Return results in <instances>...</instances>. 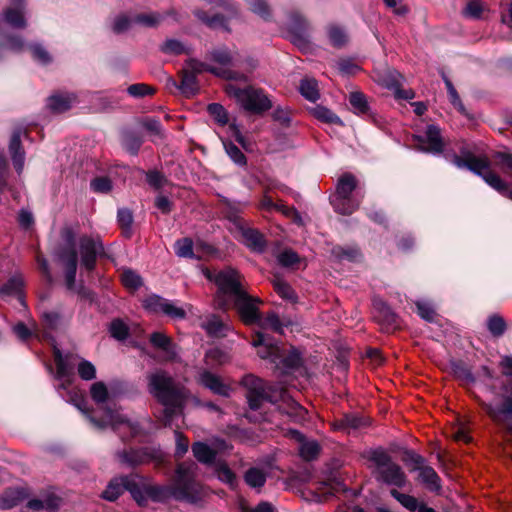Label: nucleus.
I'll list each match as a JSON object with an SVG mask.
<instances>
[{
  "label": "nucleus",
  "mask_w": 512,
  "mask_h": 512,
  "mask_svg": "<svg viewBox=\"0 0 512 512\" xmlns=\"http://www.w3.org/2000/svg\"><path fill=\"white\" fill-rule=\"evenodd\" d=\"M203 272L207 279L217 285L214 302L218 309L225 311L233 304L244 324L252 325L260 320L258 305L261 300L244 290L242 276L237 270L227 267L220 271L205 269Z\"/></svg>",
  "instance_id": "nucleus-1"
},
{
  "label": "nucleus",
  "mask_w": 512,
  "mask_h": 512,
  "mask_svg": "<svg viewBox=\"0 0 512 512\" xmlns=\"http://www.w3.org/2000/svg\"><path fill=\"white\" fill-rule=\"evenodd\" d=\"M242 384L247 389L246 397L252 410H258L263 402L267 401L278 403V410L295 423H301L306 419V409L293 400L283 388L267 384L252 374L246 375Z\"/></svg>",
  "instance_id": "nucleus-2"
},
{
  "label": "nucleus",
  "mask_w": 512,
  "mask_h": 512,
  "mask_svg": "<svg viewBox=\"0 0 512 512\" xmlns=\"http://www.w3.org/2000/svg\"><path fill=\"white\" fill-rule=\"evenodd\" d=\"M195 469L196 465L194 463L178 464L174 482L170 486L148 485L139 477L138 481L144 496L142 501L147 498L163 500L170 497L189 503L200 501L203 496V487L194 478Z\"/></svg>",
  "instance_id": "nucleus-3"
},
{
  "label": "nucleus",
  "mask_w": 512,
  "mask_h": 512,
  "mask_svg": "<svg viewBox=\"0 0 512 512\" xmlns=\"http://www.w3.org/2000/svg\"><path fill=\"white\" fill-rule=\"evenodd\" d=\"M148 390L163 406L161 422L164 426L171 425L177 414L182 412L187 391L177 385L174 379L164 370H156L147 376Z\"/></svg>",
  "instance_id": "nucleus-4"
},
{
  "label": "nucleus",
  "mask_w": 512,
  "mask_h": 512,
  "mask_svg": "<svg viewBox=\"0 0 512 512\" xmlns=\"http://www.w3.org/2000/svg\"><path fill=\"white\" fill-rule=\"evenodd\" d=\"M450 161L459 169H468L479 175L496 191L503 192L506 190V182L491 169V163L487 157H477L467 152L463 156L453 154Z\"/></svg>",
  "instance_id": "nucleus-5"
},
{
  "label": "nucleus",
  "mask_w": 512,
  "mask_h": 512,
  "mask_svg": "<svg viewBox=\"0 0 512 512\" xmlns=\"http://www.w3.org/2000/svg\"><path fill=\"white\" fill-rule=\"evenodd\" d=\"M368 460L375 466L376 479L387 485L402 488L407 483V476L400 465L382 448L371 450Z\"/></svg>",
  "instance_id": "nucleus-6"
},
{
  "label": "nucleus",
  "mask_w": 512,
  "mask_h": 512,
  "mask_svg": "<svg viewBox=\"0 0 512 512\" xmlns=\"http://www.w3.org/2000/svg\"><path fill=\"white\" fill-rule=\"evenodd\" d=\"M225 91L228 96L234 98L245 111L250 113L262 114L272 107L271 100L262 89L253 86L240 88L234 84H227Z\"/></svg>",
  "instance_id": "nucleus-7"
},
{
  "label": "nucleus",
  "mask_w": 512,
  "mask_h": 512,
  "mask_svg": "<svg viewBox=\"0 0 512 512\" xmlns=\"http://www.w3.org/2000/svg\"><path fill=\"white\" fill-rule=\"evenodd\" d=\"M358 180L351 173H344L337 181L336 193L331 202L336 212L350 215L359 207V201L352 198V192L357 188Z\"/></svg>",
  "instance_id": "nucleus-8"
},
{
  "label": "nucleus",
  "mask_w": 512,
  "mask_h": 512,
  "mask_svg": "<svg viewBox=\"0 0 512 512\" xmlns=\"http://www.w3.org/2000/svg\"><path fill=\"white\" fill-rule=\"evenodd\" d=\"M88 418L98 428L111 427L115 432L119 433L122 439L134 437L140 432L138 424L131 422L117 410L110 407H104V415L100 419L92 415H88Z\"/></svg>",
  "instance_id": "nucleus-9"
},
{
  "label": "nucleus",
  "mask_w": 512,
  "mask_h": 512,
  "mask_svg": "<svg viewBox=\"0 0 512 512\" xmlns=\"http://www.w3.org/2000/svg\"><path fill=\"white\" fill-rule=\"evenodd\" d=\"M138 480L139 476L137 475L114 478L102 492V497L108 501H115L127 490L138 503H141L144 496Z\"/></svg>",
  "instance_id": "nucleus-10"
},
{
  "label": "nucleus",
  "mask_w": 512,
  "mask_h": 512,
  "mask_svg": "<svg viewBox=\"0 0 512 512\" xmlns=\"http://www.w3.org/2000/svg\"><path fill=\"white\" fill-rule=\"evenodd\" d=\"M79 250L82 265L91 271L95 267L97 256L103 252V245L99 240L83 236L79 240Z\"/></svg>",
  "instance_id": "nucleus-11"
},
{
  "label": "nucleus",
  "mask_w": 512,
  "mask_h": 512,
  "mask_svg": "<svg viewBox=\"0 0 512 512\" xmlns=\"http://www.w3.org/2000/svg\"><path fill=\"white\" fill-rule=\"evenodd\" d=\"M373 309L374 318L381 325L382 330L392 332L400 326L398 316L381 299H373Z\"/></svg>",
  "instance_id": "nucleus-12"
},
{
  "label": "nucleus",
  "mask_w": 512,
  "mask_h": 512,
  "mask_svg": "<svg viewBox=\"0 0 512 512\" xmlns=\"http://www.w3.org/2000/svg\"><path fill=\"white\" fill-rule=\"evenodd\" d=\"M252 345L256 347L257 354L262 359H270L271 362L278 366V359L280 358V349L277 345L272 343L271 339L262 332H257L252 340Z\"/></svg>",
  "instance_id": "nucleus-13"
},
{
  "label": "nucleus",
  "mask_w": 512,
  "mask_h": 512,
  "mask_svg": "<svg viewBox=\"0 0 512 512\" xmlns=\"http://www.w3.org/2000/svg\"><path fill=\"white\" fill-rule=\"evenodd\" d=\"M184 69H187L190 73H194L195 76L197 74L202 73L203 71H208L216 76H220L225 79H245L243 75H239L238 73L233 72L229 69L216 68L196 59L187 60Z\"/></svg>",
  "instance_id": "nucleus-14"
},
{
  "label": "nucleus",
  "mask_w": 512,
  "mask_h": 512,
  "mask_svg": "<svg viewBox=\"0 0 512 512\" xmlns=\"http://www.w3.org/2000/svg\"><path fill=\"white\" fill-rule=\"evenodd\" d=\"M419 149L424 152L438 154L443 151L444 143L442 141L440 129L435 125L427 127L424 137H417Z\"/></svg>",
  "instance_id": "nucleus-15"
},
{
  "label": "nucleus",
  "mask_w": 512,
  "mask_h": 512,
  "mask_svg": "<svg viewBox=\"0 0 512 512\" xmlns=\"http://www.w3.org/2000/svg\"><path fill=\"white\" fill-rule=\"evenodd\" d=\"M481 406L493 421L504 424L512 434V422H508L512 418V398H506L500 408L485 402H481Z\"/></svg>",
  "instance_id": "nucleus-16"
},
{
  "label": "nucleus",
  "mask_w": 512,
  "mask_h": 512,
  "mask_svg": "<svg viewBox=\"0 0 512 512\" xmlns=\"http://www.w3.org/2000/svg\"><path fill=\"white\" fill-rule=\"evenodd\" d=\"M201 328L205 330L208 336L213 338H224L232 330L228 322L223 321L216 314H208L202 319Z\"/></svg>",
  "instance_id": "nucleus-17"
},
{
  "label": "nucleus",
  "mask_w": 512,
  "mask_h": 512,
  "mask_svg": "<svg viewBox=\"0 0 512 512\" xmlns=\"http://www.w3.org/2000/svg\"><path fill=\"white\" fill-rule=\"evenodd\" d=\"M198 382L214 394L224 397H228L230 394L231 389L229 385L225 384L218 375L208 370H203L199 373Z\"/></svg>",
  "instance_id": "nucleus-18"
},
{
  "label": "nucleus",
  "mask_w": 512,
  "mask_h": 512,
  "mask_svg": "<svg viewBox=\"0 0 512 512\" xmlns=\"http://www.w3.org/2000/svg\"><path fill=\"white\" fill-rule=\"evenodd\" d=\"M288 434L299 443V454L304 460L311 461L318 457L320 446L316 441H306L303 434L297 430H289Z\"/></svg>",
  "instance_id": "nucleus-19"
},
{
  "label": "nucleus",
  "mask_w": 512,
  "mask_h": 512,
  "mask_svg": "<svg viewBox=\"0 0 512 512\" xmlns=\"http://www.w3.org/2000/svg\"><path fill=\"white\" fill-rule=\"evenodd\" d=\"M61 260L65 265V282L68 290H73L75 287L76 271H77V252L71 247L62 251L60 255Z\"/></svg>",
  "instance_id": "nucleus-20"
},
{
  "label": "nucleus",
  "mask_w": 512,
  "mask_h": 512,
  "mask_svg": "<svg viewBox=\"0 0 512 512\" xmlns=\"http://www.w3.org/2000/svg\"><path fill=\"white\" fill-rule=\"evenodd\" d=\"M21 131L16 130L14 131L10 144H9V150L11 153L13 165L16 169V171L20 174L24 168V159H25V153L21 145Z\"/></svg>",
  "instance_id": "nucleus-21"
},
{
  "label": "nucleus",
  "mask_w": 512,
  "mask_h": 512,
  "mask_svg": "<svg viewBox=\"0 0 512 512\" xmlns=\"http://www.w3.org/2000/svg\"><path fill=\"white\" fill-rule=\"evenodd\" d=\"M76 100L74 94L57 93L48 98L47 106L54 113H63L69 110Z\"/></svg>",
  "instance_id": "nucleus-22"
},
{
  "label": "nucleus",
  "mask_w": 512,
  "mask_h": 512,
  "mask_svg": "<svg viewBox=\"0 0 512 512\" xmlns=\"http://www.w3.org/2000/svg\"><path fill=\"white\" fill-rule=\"evenodd\" d=\"M150 342L154 347L161 349L166 354L167 359L173 360L176 357L175 345L167 335L161 332H154L150 336Z\"/></svg>",
  "instance_id": "nucleus-23"
},
{
  "label": "nucleus",
  "mask_w": 512,
  "mask_h": 512,
  "mask_svg": "<svg viewBox=\"0 0 512 512\" xmlns=\"http://www.w3.org/2000/svg\"><path fill=\"white\" fill-rule=\"evenodd\" d=\"M4 20L14 28L23 29L26 27L24 18V6L11 5L3 12Z\"/></svg>",
  "instance_id": "nucleus-24"
},
{
  "label": "nucleus",
  "mask_w": 512,
  "mask_h": 512,
  "mask_svg": "<svg viewBox=\"0 0 512 512\" xmlns=\"http://www.w3.org/2000/svg\"><path fill=\"white\" fill-rule=\"evenodd\" d=\"M192 452L197 461L202 464L211 465L216 459V451L201 441L192 444Z\"/></svg>",
  "instance_id": "nucleus-25"
},
{
  "label": "nucleus",
  "mask_w": 512,
  "mask_h": 512,
  "mask_svg": "<svg viewBox=\"0 0 512 512\" xmlns=\"http://www.w3.org/2000/svg\"><path fill=\"white\" fill-rule=\"evenodd\" d=\"M26 496L22 488L8 489L0 496V509L8 510L17 506Z\"/></svg>",
  "instance_id": "nucleus-26"
},
{
  "label": "nucleus",
  "mask_w": 512,
  "mask_h": 512,
  "mask_svg": "<svg viewBox=\"0 0 512 512\" xmlns=\"http://www.w3.org/2000/svg\"><path fill=\"white\" fill-rule=\"evenodd\" d=\"M419 479L425 487L431 492H439L441 489V480L436 471L430 467H420Z\"/></svg>",
  "instance_id": "nucleus-27"
},
{
  "label": "nucleus",
  "mask_w": 512,
  "mask_h": 512,
  "mask_svg": "<svg viewBox=\"0 0 512 512\" xmlns=\"http://www.w3.org/2000/svg\"><path fill=\"white\" fill-rule=\"evenodd\" d=\"M241 235L244 243L254 251H262L265 247L263 235L253 228H242Z\"/></svg>",
  "instance_id": "nucleus-28"
},
{
  "label": "nucleus",
  "mask_w": 512,
  "mask_h": 512,
  "mask_svg": "<svg viewBox=\"0 0 512 512\" xmlns=\"http://www.w3.org/2000/svg\"><path fill=\"white\" fill-rule=\"evenodd\" d=\"M307 23L304 20L295 21V23L290 27V31L292 33V42L298 46L300 49H306L308 47V35L306 33Z\"/></svg>",
  "instance_id": "nucleus-29"
},
{
  "label": "nucleus",
  "mask_w": 512,
  "mask_h": 512,
  "mask_svg": "<svg viewBox=\"0 0 512 512\" xmlns=\"http://www.w3.org/2000/svg\"><path fill=\"white\" fill-rule=\"evenodd\" d=\"M178 87L186 97L195 95L199 89L195 74L190 73L187 69H183Z\"/></svg>",
  "instance_id": "nucleus-30"
},
{
  "label": "nucleus",
  "mask_w": 512,
  "mask_h": 512,
  "mask_svg": "<svg viewBox=\"0 0 512 512\" xmlns=\"http://www.w3.org/2000/svg\"><path fill=\"white\" fill-rule=\"evenodd\" d=\"M266 472L258 467L249 468L244 474L245 483L251 488H261L266 482Z\"/></svg>",
  "instance_id": "nucleus-31"
},
{
  "label": "nucleus",
  "mask_w": 512,
  "mask_h": 512,
  "mask_svg": "<svg viewBox=\"0 0 512 512\" xmlns=\"http://www.w3.org/2000/svg\"><path fill=\"white\" fill-rule=\"evenodd\" d=\"M164 17V14L157 12L140 13L133 16V21L135 25L152 28L158 26L163 21Z\"/></svg>",
  "instance_id": "nucleus-32"
},
{
  "label": "nucleus",
  "mask_w": 512,
  "mask_h": 512,
  "mask_svg": "<svg viewBox=\"0 0 512 512\" xmlns=\"http://www.w3.org/2000/svg\"><path fill=\"white\" fill-rule=\"evenodd\" d=\"M349 103L352 106L354 113L358 115H366L370 112L367 98L362 92H351L349 94Z\"/></svg>",
  "instance_id": "nucleus-33"
},
{
  "label": "nucleus",
  "mask_w": 512,
  "mask_h": 512,
  "mask_svg": "<svg viewBox=\"0 0 512 512\" xmlns=\"http://www.w3.org/2000/svg\"><path fill=\"white\" fill-rule=\"evenodd\" d=\"M280 363L282 364L284 372L287 373L289 370H293L301 366L302 358L300 353L295 348H292L287 355H282L280 353L278 365Z\"/></svg>",
  "instance_id": "nucleus-34"
},
{
  "label": "nucleus",
  "mask_w": 512,
  "mask_h": 512,
  "mask_svg": "<svg viewBox=\"0 0 512 512\" xmlns=\"http://www.w3.org/2000/svg\"><path fill=\"white\" fill-rule=\"evenodd\" d=\"M364 425V421L356 414L344 415L341 419L335 422V428L345 430L350 433L351 430H356Z\"/></svg>",
  "instance_id": "nucleus-35"
},
{
  "label": "nucleus",
  "mask_w": 512,
  "mask_h": 512,
  "mask_svg": "<svg viewBox=\"0 0 512 512\" xmlns=\"http://www.w3.org/2000/svg\"><path fill=\"white\" fill-rule=\"evenodd\" d=\"M133 214L127 208H121L117 213V222L119 227L122 230V234L126 238H130L132 236V224H133Z\"/></svg>",
  "instance_id": "nucleus-36"
},
{
  "label": "nucleus",
  "mask_w": 512,
  "mask_h": 512,
  "mask_svg": "<svg viewBox=\"0 0 512 512\" xmlns=\"http://www.w3.org/2000/svg\"><path fill=\"white\" fill-rule=\"evenodd\" d=\"M301 95L309 101L315 102L319 99L318 84L315 79L304 78L299 87Z\"/></svg>",
  "instance_id": "nucleus-37"
},
{
  "label": "nucleus",
  "mask_w": 512,
  "mask_h": 512,
  "mask_svg": "<svg viewBox=\"0 0 512 512\" xmlns=\"http://www.w3.org/2000/svg\"><path fill=\"white\" fill-rule=\"evenodd\" d=\"M390 494L393 498H395L404 508L409 510L410 512H417L420 506L422 505L421 502L418 501L417 498L414 496L404 494L399 492L396 489H392L390 491Z\"/></svg>",
  "instance_id": "nucleus-38"
},
{
  "label": "nucleus",
  "mask_w": 512,
  "mask_h": 512,
  "mask_svg": "<svg viewBox=\"0 0 512 512\" xmlns=\"http://www.w3.org/2000/svg\"><path fill=\"white\" fill-rule=\"evenodd\" d=\"M487 329L494 337H500L507 329L506 321L499 314H492L487 319Z\"/></svg>",
  "instance_id": "nucleus-39"
},
{
  "label": "nucleus",
  "mask_w": 512,
  "mask_h": 512,
  "mask_svg": "<svg viewBox=\"0 0 512 512\" xmlns=\"http://www.w3.org/2000/svg\"><path fill=\"white\" fill-rule=\"evenodd\" d=\"M23 287V280L20 276H13L2 286H0V295L2 296H17L21 293Z\"/></svg>",
  "instance_id": "nucleus-40"
},
{
  "label": "nucleus",
  "mask_w": 512,
  "mask_h": 512,
  "mask_svg": "<svg viewBox=\"0 0 512 512\" xmlns=\"http://www.w3.org/2000/svg\"><path fill=\"white\" fill-rule=\"evenodd\" d=\"M273 287L281 298L291 302L297 301V295L295 291L288 283H286L282 279L275 278L273 280Z\"/></svg>",
  "instance_id": "nucleus-41"
},
{
  "label": "nucleus",
  "mask_w": 512,
  "mask_h": 512,
  "mask_svg": "<svg viewBox=\"0 0 512 512\" xmlns=\"http://www.w3.org/2000/svg\"><path fill=\"white\" fill-rule=\"evenodd\" d=\"M56 364V379L71 378L73 375V367L70 365L65 358L62 357L59 351L55 354Z\"/></svg>",
  "instance_id": "nucleus-42"
},
{
  "label": "nucleus",
  "mask_w": 512,
  "mask_h": 512,
  "mask_svg": "<svg viewBox=\"0 0 512 512\" xmlns=\"http://www.w3.org/2000/svg\"><path fill=\"white\" fill-rule=\"evenodd\" d=\"M195 15L198 19H200L202 22H204L207 26L211 28H223L225 30H228L226 26L227 20L220 15H214L212 17H209L206 12L202 10L195 11Z\"/></svg>",
  "instance_id": "nucleus-43"
},
{
  "label": "nucleus",
  "mask_w": 512,
  "mask_h": 512,
  "mask_svg": "<svg viewBox=\"0 0 512 512\" xmlns=\"http://www.w3.org/2000/svg\"><path fill=\"white\" fill-rule=\"evenodd\" d=\"M328 37L330 43L336 48L343 47L348 41L345 31L336 25H331L328 28Z\"/></svg>",
  "instance_id": "nucleus-44"
},
{
  "label": "nucleus",
  "mask_w": 512,
  "mask_h": 512,
  "mask_svg": "<svg viewBox=\"0 0 512 512\" xmlns=\"http://www.w3.org/2000/svg\"><path fill=\"white\" fill-rule=\"evenodd\" d=\"M175 253L179 257L183 258H194V246L193 241L190 238H182L175 243Z\"/></svg>",
  "instance_id": "nucleus-45"
},
{
  "label": "nucleus",
  "mask_w": 512,
  "mask_h": 512,
  "mask_svg": "<svg viewBox=\"0 0 512 512\" xmlns=\"http://www.w3.org/2000/svg\"><path fill=\"white\" fill-rule=\"evenodd\" d=\"M156 92L153 86L145 83H135L127 88V93L134 98H143L146 96H152Z\"/></svg>",
  "instance_id": "nucleus-46"
},
{
  "label": "nucleus",
  "mask_w": 512,
  "mask_h": 512,
  "mask_svg": "<svg viewBox=\"0 0 512 512\" xmlns=\"http://www.w3.org/2000/svg\"><path fill=\"white\" fill-rule=\"evenodd\" d=\"M229 361L227 353L219 348H213L206 352L205 362L209 366L223 365Z\"/></svg>",
  "instance_id": "nucleus-47"
},
{
  "label": "nucleus",
  "mask_w": 512,
  "mask_h": 512,
  "mask_svg": "<svg viewBox=\"0 0 512 512\" xmlns=\"http://www.w3.org/2000/svg\"><path fill=\"white\" fill-rule=\"evenodd\" d=\"M90 394L93 401L99 405H104L109 396L106 385L101 381L92 384Z\"/></svg>",
  "instance_id": "nucleus-48"
},
{
  "label": "nucleus",
  "mask_w": 512,
  "mask_h": 512,
  "mask_svg": "<svg viewBox=\"0 0 512 512\" xmlns=\"http://www.w3.org/2000/svg\"><path fill=\"white\" fill-rule=\"evenodd\" d=\"M218 479L231 487L236 484V475L226 463H218L215 468Z\"/></svg>",
  "instance_id": "nucleus-49"
},
{
  "label": "nucleus",
  "mask_w": 512,
  "mask_h": 512,
  "mask_svg": "<svg viewBox=\"0 0 512 512\" xmlns=\"http://www.w3.org/2000/svg\"><path fill=\"white\" fill-rule=\"evenodd\" d=\"M313 114L318 120L322 122L342 125L340 118L334 112L324 106H317L314 109Z\"/></svg>",
  "instance_id": "nucleus-50"
},
{
  "label": "nucleus",
  "mask_w": 512,
  "mask_h": 512,
  "mask_svg": "<svg viewBox=\"0 0 512 512\" xmlns=\"http://www.w3.org/2000/svg\"><path fill=\"white\" fill-rule=\"evenodd\" d=\"M402 76L394 70H388L381 76L380 83L394 92L400 88Z\"/></svg>",
  "instance_id": "nucleus-51"
},
{
  "label": "nucleus",
  "mask_w": 512,
  "mask_h": 512,
  "mask_svg": "<svg viewBox=\"0 0 512 512\" xmlns=\"http://www.w3.org/2000/svg\"><path fill=\"white\" fill-rule=\"evenodd\" d=\"M494 164L504 173L512 171V154L508 152H496L493 154Z\"/></svg>",
  "instance_id": "nucleus-52"
},
{
  "label": "nucleus",
  "mask_w": 512,
  "mask_h": 512,
  "mask_svg": "<svg viewBox=\"0 0 512 512\" xmlns=\"http://www.w3.org/2000/svg\"><path fill=\"white\" fill-rule=\"evenodd\" d=\"M210 57L213 61L223 67H227L233 64V55L226 48L215 49L210 53Z\"/></svg>",
  "instance_id": "nucleus-53"
},
{
  "label": "nucleus",
  "mask_w": 512,
  "mask_h": 512,
  "mask_svg": "<svg viewBox=\"0 0 512 512\" xmlns=\"http://www.w3.org/2000/svg\"><path fill=\"white\" fill-rule=\"evenodd\" d=\"M167 299L162 298L158 295H152L147 297L144 302L143 306L146 310L153 312V313H163L164 306L166 304Z\"/></svg>",
  "instance_id": "nucleus-54"
},
{
  "label": "nucleus",
  "mask_w": 512,
  "mask_h": 512,
  "mask_svg": "<svg viewBox=\"0 0 512 512\" xmlns=\"http://www.w3.org/2000/svg\"><path fill=\"white\" fill-rule=\"evenodd\" d=\"M121 281L126 288L132 290H136L142 285V279L140 275L132 270L123 271L121 275Z\"/></svg>",
  "instance_id": "nucleus-55"
},
{
  "label": "nucleus",
  "mask_w": 512,
  "mask_h": 512,
  "mask_svg": "<svg viewBox=\"0 0 512 512\" xmlns=\"http://www.w3.org/2000/svg\"><path fill=\"white\" fill-rule=\"evenodd\" d=\"M77 371L82 380L90 381L96 377L95 366L87 360L81 359L77 365Z\"/></svg>",
  "instance_id": "nucleus-56"
},
{
  "label": "nucleus",
  "mask_w": 512,
  "mask_h": 512,
  "mask_svg": "<svg viewBox=\"0 0 512 512\" xmlns=\"http://www.w3.org/2000/svg\"><path fill=\"white\" fill-rule=\"evenodd\" d=\"M142 145V139L133 134L127 133L123 138V146L132 155H136Z\"/></svg>",
  "instance_id": "nucleus-57"
},
{
  "label": "nucleus",
  "mask_w": 512,
  "mask_h": 512,
  "mask_svg": "<svg viewBox=\"0 0 512 512\" xmlns=\"http://www.w3.org/2000/svg\"><path fill=\"white\" fill-rule=\"evenodd\" d=\"M209 114L221 125H226L228 123V114L226 109L218 104L212 103L208 105L207 108Z\"/></svg>",
  "instance_id": "nucleus-58"
},
{
  "label": "nucleus",
  "mask_w": 512,
  "mask_h": 512,
  "mask_svg": "<svg viewBox=\"0 0 512 512\" xmlns=\"http://www.w3.org/2000/svg\"><path fill=\"white\" fill-rule=\"evenodd\" d=\"M110 333L117 340H125L128 337L129 328L123 321L116 319L111 322Z\"/></svg>",
  "instance_id": "nucleus-59"
},
{
  "label": "nucleus",
  "mask_w": 512,
  "mask_h": 512,
  "mask_svg": "<svg viewBox=\"0 0 512 512\" xmlns=\"http://www.w3.org/2000/svg\"><path fill=\"white\" fill-rule=\"evenodd\" d=\"M332 255L338 259H348L354 261L360 255L356 248H344L342 246H336L332 249Z\"/></svg>",
  "instance_id": "nucleus-60"
},
{
  "label": "nucleus",
  "mask_w": 512,
  "mask_h": 512,
  "mask_svg": "<svg viewBox=\"0 0 512 512\" xmlns=\"http://www.w3.org/2000/svg\"><path fill=\"white\" fill-rule=\"evenodd\" d=\"M161 51L166 54L179 55L185 52V48L180 41L168 39L161 45Z\"/></svg>",
  "instance_id": "nucleus-61"
},
{
  "label": "nucleus",
  "mask_w": 512,
  "mask_h": 512,
  "mask_svg": "<svg viewBox=\"0 0 512 512\" xmlns=\"http://www.w3.org/2000/svg\"><path fill=\"white\" fill-rule=\"evenodd\" d=\"M484 10L483 3L480 0H470L464 10V14L467 17L478 19Z\"/></svg>",
  "instance_id": "nucleus-62"
},
{
  "label": "nucleus",
  "mask_w": 512,
  "mask_h": 512,
  "mask_svg": "<svg viewBox=\"0 0 512 512\" xmlns=\"http://www.w3.org/2000/svg\"><path fill=\"white\" fill-rule=\"evenodd\" d=\"M250 10L264 19L270 16L269 6L265 0H249Z\"/></svg>",
  "instance_id": "nucleus-63"
},
{
  "label": "nucleus",
  "mask_w": 512,
  "mask_h": 512,
  "mask_svg": "<svg viewBox=\"0 0 512 512\" xmlns=\"http://www.w3.org/2000/svg\"><path fill=\"white\" fill-rule=\"evenodd\" d=\"M278 262L284 267H292L299 262V256L292 250L286 249L282 251L278 257Z\"/></svg>",
  "instance_id": "nucleus-64"
}]
</instances>
